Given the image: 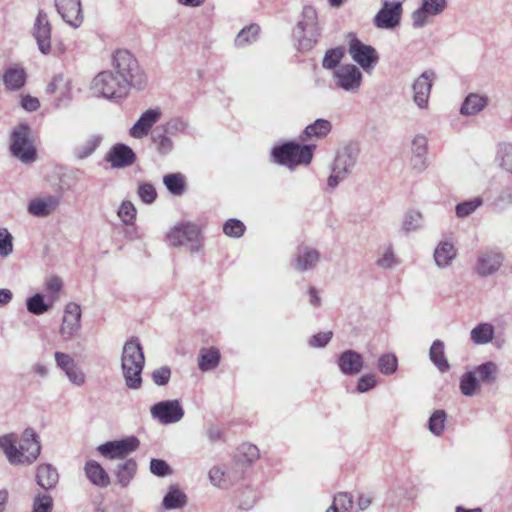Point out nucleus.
Segmentation results:
<instances>
[{
  "instance_id": "obj_1",
  "label": "nucleus",
  "mask_w": 512,
  "mask_h": 512,
  "mask_svg": "<svg viewBox=\"0 0 512 512\" xmlns=\"http://www.w3.org/2000/svg\"><path fill=\"white\" fill-rule=\"evenodd\" d=\"M0 448L11 465H31L41 452L39 436L32 428L25 429L19 446L14 434L0 436Z\"/></svg>"
},
{
  "instance_id": "obj_2",
  "label": "nucleus",
  "mask_w": 512,
  "mask_h": 512,
  "mask_svg": "<svg viewBox=\"0 0 512 512\" xmlns=\"http://www.w3.org/2000/svg\"><path fill=\"white\" fill-rule=\"evenodd\" d=\"M113 72L126 80V85L139 90L144 89L147 84V77L139 66L137 59L128 50L119 49L113 54Z\"/></svg>"
},
{
  "instance_id": "obj_3",
  "label": "nucleus",
  "mask_w": 512,
  "mask_h": 512,
  "mask_svg": "<svg viewBox=\"0 0 512 512\" xmlns=\"http://www.w3.org/2000/svg\"><path fill=\"white\" fill-rule=\"evenodd\" d=\"M319 35L317 12L313 7L305 6L292 32L294 45L299 51H309L317 43Z\"/></svg>"
},
{
  "instance_id": "obj_4",
  "label": "nucleus",
  "mask_w": 512,
  "mask_h": 512,
  "mask_svg": "<svg viewBox=\"0 0 512 512\" xmlns=\"http://www.w3.org/2000/svg\"><path fill=\"white\" fill-rule=\"evenodd\" d=\"M145 357L139 340L132 337L122 350L121 367L125 384H141V373L144 368Z\"/></svg>"
},
{
  "instance_id": "obj_5",
  "label": "nucleus",
  "mask_w": 512,
  "mask_h": 512,
  "mask_svg": "<svg viewBox=\"0 0 512 512\" xmlns=\"http://www.w3.org/2000/svg\"><path fill=\"white\" fill-rule=\"evenodd\" d=\"M314 145H300L290 141L273 147L271 157L279 165L293 169L297 165L310 164L313 158Z\"/></svg>"
},
{
  "instance_id": "obj_6",
  "label": "nucleus",
  "mask_w": 512,
  "mask_h": 512,
  "mask_svg": "<svg viewBox=\"0 0 512 512\" xmlns=\"http://www.w3.org/2000/svg\"><path fill=\"white\" fill-rule=\"evenodd\" d=\"M91 89L106 99L123 98L130 90L126 85V80L121 79L112 70L98 73L93 78Z\"/></svg>"
},
{
  "instance_id": "obj_7",
  "label": "nucleus",
  "mask_w": 512,
  "mask_h": 512,
  "mask_svg": "<svg viewBox=\"0 0 512 512\" xmlns=\"http://www.w3.org/2000/svg\"><path fill=\"white\" fill-rule=\"evenodd\" d=\"M28 124L18 125L11 134L10 151L22 163L30 164L36 160L37 151L30 138Z\"/></svg>"
},
{
  "instance_id": "obj_8",
  "label": "nucleus",
  "mask_w": 512,
  "mask_h": 512,
  "mask_svg": "<svg viewBox=\"0 0 512 512\" xmlns=\"http://www.w3.org/2000/svg\"><path fill=\"white\" fill-rule=\"evenodd\" d=\"M167 240L171 246H185L191 252H197L201 247L199 227L192 223L173 227L167 234Z\"/></svg>"
},
{
  "instance_id": "obj_9",
  "label": "nucleus",
  "mask_w": 512,
  "mask_h": 512,
  "mask_svg": "<svg viewBox=\"0 0 512 512\" xmlns=\"http://www.w3.org/2000/svg\"><path fill=\"white\" fill-rule=\"evenodd\" d=\"M140 446V440L135 435L126 436L117 440L106 441L96 447V451L103 457L114 459H125L135 452Z\"/></svg>"
},
{
  "instance_id": "obj_10",
  "label": "nucleus",
  "mask_w": 512,
  "mask_h": 512,
  "mask_svg": "<svg viewBox=\"0 0 512 512\" xmlns=\"http://www.w3.org/2000/svg\"><path fill=\"white\" fill-rule=\"evenodd\" d=\"M348 52L351 58L365 71L373 69L379 61L376 49L361 42L354 33H349Z\"/></svg>"
},
{
  "instance_id": "obj_11",
  "label": "nucleus",
  "mask_w": 512,
  "mask_h": 512,
  "mask_svg": "<svg viewBox=\"0 0 512 512\" xmlns=\"http://www.w3.org/2000/svg\"><path fill=\"white\" fill-rule=\"evenodd\" d=\"M336 86L344 91L355 93L359 90L363 75L358 67L345 64L334 71Z\"/></svg>"
},
{
  "instance_id": "obj_12",
  "label": "nucleus",
  "mask_w": 512,
  "mask_h": 512,
  "mask_svg": "<svg viewBox=\"0 0 512 512\" xmlns=\"http://www.w3.org/2000/svg\"><path fill=\"white\" fill-rule=\"evenodd\" d=\"M151 414L154 419L162 424H172L183 418L184 409L177 399L164 400L155 403L151 407Z\"/></svg>"
},
{
  "instance_id": "obj_13",
  "label": "nucleus",
  "mask_w": 512,
  "mask_h": 512,
  "mask_svg": "<svg viewBox=\"0 0 512 512\" xmlns=\"http://www.w3.org/2000/svg\"><path fill=\"white\" fill-rule=\"evenodd\" d=\"M436 74L433 70H425L413 83V101L420 108L428 106V100Z\"/></svg>"
},
{
  "instance_id": "obj_14",
  "label": "nucleus",
  "mask_w": 512,
  "mask_h": 512,
  "mask_svg": "<svg viewBox=\"0 0 512 512\" xmlns=\"http://www.w3.org/2000/svg\"><path fill=\"white\" fill-rule=\"evenodd\" d=\"M81 327V308L75 302H70L65 306L60 335L63 339H71Z\"/></svg>"
},
{
  "instance_id": "obj_15",
  "label": "nucleus",
  "mask_w": 512,
  "mask_h": 512,
  "mask_svg": "<svg viewBox=\"0 0 512 512\" xmlns=\"http://www.w3.org/2000/svg\"><path fill=\"white\" fill-rule=\"evenodd\" d=\"M402 6L400 2L390 3L384 1L383 7L374 17V24L377 28L393 29L400 23Z\"/></svg>"
},
{
  "instance_id": "obj_16",
  "label": "nucleus",
  "mask_w": 512,
  "mask_h": 512,
  "mask_svg": "<svg viewBox=\"0 0 512 512\" xmlns=\"http://www.w3.org/2000/svg\"><path fill=\"white\" fill-rule=\"evenodd\" d=\"M33 35L40 52L45 55L48 54L51 50V24L47 14L43 10H40L37 14Z\"/></svg>"
},
{
  "instance_id": "obj_17",
  "label": "nucleus",
  "mask_w": 512,
  "mask_h": 512,
  "mask_svg": "<svg viewBox=\"0 0 512 512\" xmlns=\"http://www.w3.org/2000/svg\"><path fill=\"white\" fill-rule=\"evenodd\" d=\"M57 12L62 19L73 28L83 23V13L80 0H55Z\"/></svg>"
},
{
  "instance_id": "obj_18",
  "label": "nucleus",
  "mask_w": 512,
  "mask_h": 512,
  "mask_svg": "<svg viewBox=\"0 0 512 512\" xmlns=\"http://www.w3.org/2000/svg\"><path fill=\"white\" fill-rule=\"evenodd\" d=\"M360 149L356 143H349L337 152L332 168L346 176L357 163Z\"/></svg>"
},
{
  "instance_id": "obj_19",
  "label": "nucleus",
  "mask_w": 512,
  "mask_h": 512,
  "mask_svg": "<svg viewBox=\"0 0 512 512\" xmlns=\"http://www.w3.org/2000/svg\"><path fill=\"white\" fill-rule=\"evenodd\" d=\"M446 0H422L421 6L412 13V25L421 28L427 24L428 16H436L444 11Z\"/></svg>"
},
{
  "instance_id": "obj_20",
  "label": "nucleus",
  "mask_w": 512,
  "mask_h": 512,
  "mask_svg": "<svg viewBox=\"0 0 512 512\" xmlns=\"http://www.w3.org/2000/svg\"><path fill=\"white\" fill-rule=\"evenodd\" d=\"M320 260V252L307 245L298 246L291 261L292 267L299 272H306L316 267Z\"/></svg>"
},
{
  "instance_id": "obj_21",
  "label": "nucleus",
  "mask_w": 512,
  "mask_h": 512,
  "mask_svg": "<svg viewBox=\"0 0 512 512\" xmlns=\"http://www.w3.org/2000/svg\"><path fill=\"white\" fill-rule=\"evenodd\" d=\"M105 161L109 162L112 168H125L135 163L136 154L128 145L118 143L105 155Z\"/></svg>"
},
{
  "instance_id": "obj_22",
  "label": "nucleus",
  "mask_w": 512,
  "mask_h": 512,
  "mask_svg": "<svg viewBox=\"0 0 512 512\" xmlns=\"http://www.w3.org/2000/svg\"><path fill=\"white\" fill-rule=\"evenodd\" d=\"M504 256L500 252L485 251L482 252L476 262V273L481 277H487L496 273L502 266Z\"/></svg>"
},
{
  "instance_id": "obj_23",
  "label": "nucleus",
  "mask_w": 512,
  "mask_h": 512,
  "mask_svg": "<svg viewBox=\"0 0 512 512\" xmlns=\"http://www.w3.org/2000/svg\"><path fill=\"white\" fill-rule=\"evenodd\" d=\"M161 115L162 113L159 108L146 110L131 127L129 131L130 135L136 139H141L147 136L154 124L159 121Z\"/></svg>"
},
{
  "instance_id": "obj_24",
  "label": "nucleus",
  "mask_w": 512,
  "mask_h": 512,
  "mask_svg": "<svg viewBox=\"0 0 512 512\" xmlns=\"http://www.w3.org/2000/svg\"><path fill=\"white\" fill-rule=\"evenodd\" d=\"M84 473L90 483L96 487L106 488L111 483L108 472L96 460L89 459L85 462Z\"/></svg>"
},
{
  "instance_id": "obj_25",
  "label": "nucleus",
  "mask_w": 512,
  "mask_h": 512,
  "mask_svg": "<svg viewBox=\"0 0 512 512\" xmlns=\"http://www.w3.org/2000/svg\"><path fill=\"white\" fill-rule=\"evenodd\" d=\"M2 81L6 90L19 91L26 84L27 72L19 64H12L4 71Z\"/></svg>"
},
{
  "instance_id": "obj_26",
  "label": "nucleus",
  "mask_w": 512,
  "mask_h": 512,
  "mask_svg": "<svg viewBox=\"0 0 512 512\" xmlns=\"http://www.w3.org/2000/svg\"><path fill=\"white\" fill-rule=\"evenodd\" d=\"M339 370L345 375H357L363 367V357L354 350L342 352L337 360Z\"/></svg>"
},
{
  "instance_id": "obj_27",
  "label": "nucleus",
  "mask_w": 512,
  "mask_h": 512,
  "mask_svg": "<svg viewBox=\"0 0 512 512\" xmlns=\"http://www.w3.org/2000/svg\"><path fill=\"white\" fill-rule=\"evenodd\" d=\"M60 204V198L49 195L43 198H36L29 202L27 211L36 217H46L53 212Z\"/></svg>"
},
{
  "instance_id": "obj_28",
  "label": "nucleus",
  "mask_w": 512,
  "mask_h": 512,
  "mask_svg": "<svg viewBox=\"0 0 512 512\" xmlns=\"http://www.w3.org/2000/svg\"><path fill=\"white\" fill-rule=\"evenodd\" d=\"M427 144V138L423 135H416L412 141L411 165L418 172L427 168Z\"/></svg>"
},
{
  "instance_id": "obj_29",
  "label": "nucleus",
  "mask_w": 512,
  "mask_h": 512,
  "mask_svg": "<svg viewBox=\"0 0 512 512\" xmlns=\"http://www.w3.org/2000/svg\"><path fill=\"white\" fill-rule=\"evenodd\" d=\"M59 480V474L51 464L44 463L37 467L36 482L44 490L55 488Z\"/></svg>"
},
{
  "instance_id": "obj_30",
  "label": "nucleus",
  "mask_w": 512,
  "mask_h": 512,
  "mask_svg": "<svg viewBox=\"0 0 512 512\" xmlns=\"http://www.w3.org/2000/svg\"><path fill=\"white\" fill-rule=\"evenodd\" d=\"M55 360L57 365L66 373L73 384H81L84 382L83 374L78 372L74 360L68 354L56 352Z\"/></svg>"
},
{
  "instance_id": "obj_31",
  "label": "nucleus",
  "mask_w": 512,
  "mask_h": 512,
  "mask_svg": "<svg viewBox=\"0 0 512 512\" xmlns=\"http://www.w3.org/2000/svg\"><path fill=\"white\" fill-rule=\"evenodd\" d=\"M260 457L259 449L251 443H242L234 455V462L239 467L251 466Z\"/></svg>"
},
{
  "instance_id": "obj_32",
  "label": "nucleus",
  "mask_w": 512,
  "mask_h": 512,
  "mask_svg": "<svg viewBox=\"0 0 512 512\" xmlns=\"http://www.w3.org/2000/svg\"><path fill=\"white\" fill-rule=\"evenodd\" d=\"M489 99L485 95H479L477 93L468 94L460 108V114L464 116L476 115L488 105Z\"/></svg>"
},
{
  "instance_id": "obj_33",
  "label": "nucleus",
  "mask_w": 512,
  "mask_h": 512,
  "mask_svg": "<svg viewBox=\"0 0 512 512\" xmlns=\"http://www.w3.org/2000/svg\"><path fill=\"white\" fill-rule=\"evenodd\" d=\"M137 462L134 458L126 459L116 466L115 475L118 484L121 487H127L137 472Z\"/></svg>"
},
{
  "instance_id": "obj_34",
  "label": "nucleus",
  "mask_w": 512,
  "mask_h": 512,
  "mask_svg": "<svg viewBox=\"0 0 512 512\" xmlns=\"http://www.w3.org/2000/svg\"><path fill=\"white\" fill-rule=\"evenodd\" d=\"M187 504V496L177 485H171L162 500L166 510L183 508Z\"/></svg>"
},
{
  "instance_id": "obj_35",
  "label": "nucleus",
  "mask_w": 512,
  "mask_h": 512,
  "mask_svg": "<svg viewBox=\"0 0 512 512\" xmlns=\"http://www.w3.org/2000/svg\"><path fill=\"white\" fill-rule=\"evenodd\" d=\"M429 358L441 373L449 370L450 364L445 356L443 341L437 339L432 343L429 350Z\"/></svg>"
},
{
  "instance_id": "obj_36",
  "label": "nucleus",
  "mask_w": 512,
  "mask_h": 512,
  "mask_svg": "<svg viewBox=\"0 0 512 512\" xmlns=\"http://www.w3.org/2000/svg\"><path fill=\"white\" fill-rule=\"evenodd\" d=\"M455 256L456 249L453 244L448 241L440 242L434 251L435 262L440 268L449 266Z\"/></svg>"
},
{
  "instance_id": "obj_37",
  "label": "nucleus",
  "mask_w": 512,
  "mask_h": 512,
  "mask_svg": "<svg viewBox=\"0 0 512 512\" xmlns=\"http://www.w3.org/2000/svg\"><path fill=\"white\" fill-rule=\"evenodd\" d=\"M151 138L159 154L167 155L173 150L174 145L170 135L159 126L153 130Z\"/></svg>"
},
{
  "instance_id": "obj_38",
  "label": "nucleus",
  "mask_w": 512,
  "mask_h": 512,
  "mask_svg": "<svg viewBox=\"0 0 512 512\" xmlns=\"http://www.w3.org/2000/svg\"><path fill=\"white\" fill-rule=\"evenodd\" d=\"M494 336V326L489 323H481L471 331V340L475 344L489 343Z\"/></svg>"
},
{
  "instance_id": "obj_39",
  "label": "nucleus",
  "mask_w": 512,
  "mask_h": 512,
  "mask_svg": "<svg viewBox=\"0 0 512 512\" xmlns=\"http://www.w3.org/2000/svg\"><path fill=\"white\" fill-rule=\"evenodd\" d=\"M332 129L330 121L326 119H317L312 124L308 125L303 134L307 137H325Z\"/></svg>"
},
{
  "instance_id": "obj_40",
  "label": "nucleus",
  "mask_w": 512,
  "mask_h": 512,
  "mask_svg": "<svg viewBox=\"0 0 512 512\" xmlns=\"http://www.w3.org/2000/svg\"><path fill=\"white\" fill-rule=\"evenodd\" d=\"M163 183L173 195H181L185 191V179L180 173L167 174L163 177Z\"/></svg>"
},
{
  "instance_id": "obj_41",
  "label": "nucleus",
  "mask_w": 512,
  "mask_h": 512,
  "mask_svg": "<svg viewBox=\"0 0 512 512\" xmlns=\"http://www.w3.org/2000/svg\"><path fill=\"white\" fill-rule=\"evenodd\" d=\"M51 307L52 304L46 303L44 295L41 293H36L26 300L27 310L34 315H42L49 311Z\"/></svg>"
},
{
  "instance_id": "obj_42",
  "label": "nucleus",
  "mask_w": 512,
  "mask_h": 512,
  "mask_svg": "<svg viewBox=\"0 0 512 512\" xmlns=\"http://www.w3.org/2000/svg\"><path fill=\"white\" fill-rule=\"evenodd\" d=\"M478 381L494 382L497 379L498 366L491 361L485 362L474 368Z\"/></svg>"
},
{
  "instance_id": "obj_43",
  "label": "nucleus",
  "mask_w": 512,
  "mask_h": 512,
  "mask_svg": "<svg viewBox=\"0 0 512 512\" xmlns=\"http://www.w3.org/2000/svg\"><path fill=\"white\" fill-rule=\"evenodd\" d=\"M102 137L99 135H93L90 138L86 140V142L77 147L74 150V155L76 158L82 160L85 158H88L90 155H92L95 150L99 147L101 144Z\"/></svg>"
},
{
  "instance_id": "obj_44",
  "label": "nucleus",
  "mask_w": 512,
  "mask_h": 512,
  "mask_svg": "<svg viewBox=\"0 0 512 512\" xmlns=\"http://www.w3.org/2000/svg\"><path fill=\"white\" fill-rule=\"evenodd\" d=\"M220 360V353L216 348H210L199 355V368L207 371L215 368Z\"/></svg>"
},
{
  "instance_id": "obj_45",
  "label": "nucleus",
  "mask_w": 512,
  "mask_h": 512,
  "mask_svg": "<svg viewBox=\"0 0 512 512\" xmlns=\"http://www.w3.org/2000/svg\"><path fill=\"white\" fill-rule=\"evenodd\" d=\"M260 27L256 24H252L243 28L235 38V45L238 47H244L256 41L259 34Z\"/></svg>"
},
{
  "instance_id": "obj_46",
  "label": "nucleus",
  "mask_w": 512,
  "mask_h": 512,
  "mask_svg": "<svg viewBox=\"0 0 512 512\" xmlns=\"http://www.w3.org/2000/svg\"><path fill=\"white\" fill-rule=\"evenodd\" d=\"M447 418V413L442 410H436L432 413V415L428 419V429L435 436H440L443 434L445 428V421Z\"/></svg>"
},
{
  "instance_id": "obj_47",
  "label": "nucleus",
  "mask_w": 512,
  "mask_h": 512,
  "mask_svg": "<svg viewBox=\"0 0 512 512\" xmlns=\"http://www.w3.org/2000/svg\"><path fill=\"white\" fill-rule=\"evenodd\" d=\"M344 53L345 51L343 47H336L327 50L322 60V66L328 70H336L344 57Z\"/></svg>"
},
{
  "instance_id": "obj_48",
  "label": "nucleus",
  "mask_w": 512,
  "mask_h": 512,
  "mask_svg": "<svg viewBox=\"0 0 512 512\" xmlns=\"http://www.w3.org/2000/svg\"><path fill=\"white\" fill-rule=\"evenodd\" d=\"M57 93L59 95L55 99L56 107L60 108L68 106L73 99L71 79L64 77L63 84L60 86Z\"/></svg>"
},
{
  "instance_id": "obj_49",
  "label": "nucleus",
  "mask_w": 512,
  "mask_h": 512,
  "mask_svg": "<svg viewBox=\"0 0 512 512\" xmlns=\"http://www.w3.org/2000/svg\"><path fill=\"white\" fill-rule=\"evenodd\" d=\"M377 367L382 374L392 375L398 367L397 357L392 353L383 354L378 359Z\"/></svg>"
},
{
  "instance_id": "obj_50",
  "label": "nucleus",
  "mask_w": 512,
  "mask_h": 512,
  "mask_svg": "<svg viewBox=\"0 0 512 512\" xmlns=\"http://www.w3.org/2000/svg\"><path fill=\"white\" fill-rule=\"evenodd\" d=\"M423 224L422 215L420 212L411 210L408 211L403 220L402 230L406 233L416 231L421 228Z\"/></svg>"
},
{
  "instance_id": "obj_51",
  "label": "nucleus",
  "mask_w": 512,
  "mask_h": 512,
  "mask_svg": "<svg viewBox=\"0 0 512 512\" xmlns=\"http://www.w3.org/2000/svg\"><path fill=\"white\" fill-rule=\"evenodd\" d=\"M483 204L481 197H475L472 200L464 201L456 205L455 212L457 217L465 218L471 215L477 208Z\"/></svg>"
},
{
  "instance_id": "obj_52",
  "label": "nucleus",
  "mask_w": 512,
  "mask_h": 512,
  "mask_svg": "<svg viewBox=\"0 0 512 512\" xmlns=\"http://www.w3.org/2000/svg\"><path fill=\"white\" fill-rule=\"evenodd\" d=\"M149 470L151 474L157 477H167L173 474L172 467L165 461L160 458H152L149 464Z\"/></svg>"
},
{
  "instance_id": "obj_53",
  "label": "nucleus",
  "mask_w": 512,
  "mask_h": 512,
  "mask_svg": "<svg viewBox=\"0 0 512 512\" xmlns=\"http://www.w3.org/2000/svg\"><path fill=\"white\" fill-rule=\"evenodd\" d=\"M53 498L49 494L38 493L32 503V512H52Z\"/></svg>"
},
{
  "instance_id": "obj_54",
  "label": "nucleus",
  "mask_w": 512,
  "mask_h": 512,
  "mask_svg": "<svg viewBox=\"0 0 512 512\" xmlns=\"http://www.w3.org/2000/svg\"><path fill=\"white\" fill-rule=\"evenodd\" d=\"M136 208L130 201H123L117 214L125 225H132L136 218Z\"/></svg>"
},
{
  "instance_id": "obj_55",
  "label": "nucleus",
  "mask_w": 512,
  "mask_h": 512,
  "mask_svg": "<svg viewBox=\"0 0 512 512\" xmlns=\"http://www.w3.org/2000/svg\"><path fill=\"white\" fill-rule=\"evenodd\" d=\"M245 229L246 227L243 222L235 218L227 220L223 225V232L227 236L233 238L241 237L244 234Z\"/></svg>"
},
{
  "instance_id": "obj_56",
  "label": "nucleus",
  "mask_w": 512,
  "mask_h": 512,
  "mask_svg": "<svg viewBox=\"0 0 512 512\" xmlns=\"http://www.w3.org/2000/svg\"><path fill=\"white\" fill-rule=\"evenodd\" d=\"M159 127L169 135H176L177 133L184 132L188 127V123L184 119L173 118L166 123L159 125Z\"/></svg>"
},
{
  "instance_id": "obj_57",
  "label": "nucleus",
  "mask_w": 512,
  "mask_h": 512,
  "mask_svg": "<svg viewBox=\"0 0 512 512\" xmlns=\"http://www.w3.org/2000/svg\"><path fill=\"white\" fill-rule=\"evenodd\" d=\"M138 195L145 204H151L157 198L156 189L150 183H141L138 187Z\"/></svg>"
},
{
  "instance_id": "obj_58",
  "label": "nucleus",
  "mask_w": 512,
  "mask_h": 512,
  "mask_svg": "<svg viewBox=\"0 0 512 512\" xmlns=\"http://www.w3.org/2000/svg\"><path fill=\"white\" fill-rule=\"evenodd\" d=\"M333 500L342 512H350L353 507V497L348 492H338L334 495Z\"/></svg>"
},
{
  "instance_id": "obj_59",
  "label": "nucleus",
  "mask_w": 512,
  "mask_h": 512,
  "mask_svg": "<svg viewBox=\"0 0 512 512\" xmlns=\"http://www.w3.org/2000/svg\"><path fill=\"white\" fill-rule=\"evenodd\" d=\"M12 235L4 229L0 231V256L7 257L12 253Z\"/></svg>"
},
{
  "instance_id": "obj_60",
  "label": "nucleus",
  "mask_w": 512,
  "mask_h": 512,
  "mask_svg": "<svg viewBox=\"0 0 512 512\" xmlns=\"http://www.w3.org/2000/svg\"><path fill=\"white\" fill-rule=\"evenodd\" d=\"M397 264H398V261L396 260V258L394 256L392 246L389 245L386 248L382 257H380L377 260V265L381 268L388 269V268H392L393 266H395Z\"/></svg>"
},
{
  "instance_id": "obj_61",
  "label": "nucleus",
  "mask_w": 512,
  "mask_h": 512,
  "mask_svg": "<svg viewBox=\"0 0 512 512\" xmlns=\"http://www.w3.org/2000/svg\"><path fill=\"white\" fill-rule=\"evenodd\" d=\"M171 377V370L168 366L157 368L152 373V380L155 384H168Z\"/></svg>"
},
{
  "instance_id": "obj_62",
  "label": "nucleus",
  "mask_w": 512,
  "mask_h": 512,
  "mask_svg": "<svg viewBox=\"0 0 512 512\" xmlns=\"http://www.w3.org/2000/svg\"><path fill=\"white\" fill-rule=\"evenodd\" d=\"M332 336L333 333L331 331L317 333L310 338L309 344L312 347H325L332 339Z\"/></svg>"
},
{
  "instance_id": "obj_63",
  "label": "nucleus",
  "mask_w": 512,
  "mask_h": 512,
  "mask_svg": "<svg viewBox=\"0 0 512 512\" xmlns=\"http://www.w3.org/2000/svg\"><path fill=\"white\" fill-rule=\"evenodd\" d=\"M224 476L225 472L217 466L212 467L209 471V479L211 483L220 488H225L227 486Z\"/></svg>"
},
{
  "instance_id": "obj_64",
  "label": "nucleus",
  "mask_w": 512,
  "mask_h": 512,
  "mask_svg": "<svg viewBox=\"0 0 512 512\" xmlns=\"http://www.w3.org/2000/svg\"><path fill=\"white\" fill-rule=\"evenodd\" d=\"M501 166L512 173V144H506L501 148Z\"/></svg>"
}]
</instances>
